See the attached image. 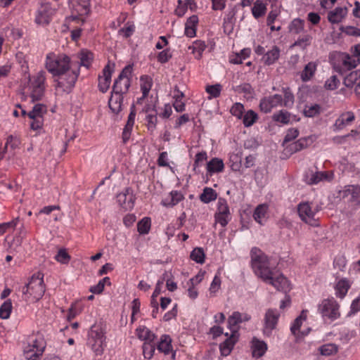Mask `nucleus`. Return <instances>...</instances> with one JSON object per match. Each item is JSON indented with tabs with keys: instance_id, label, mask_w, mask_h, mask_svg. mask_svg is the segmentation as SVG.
<instances>
[{
	"instance_id": "nucleus-1",
	"label": "nucleus",
	"mask_w": 360,
	"mask_h": 360,
	"mask_svg": "<svg viewBox=\"0 0 360 360\" xmlns=\"http://www.w3.org/2000/svg\"><path fill=\"white\" fill-rule=\"evenodd\" d=\"M45 68L54 78L56 91L70 94L79 76V65L65 53L50 52L45 58Z\"/></svg>"
},
{
	"instance_id": "nucleus-2",
	"label": "nucleus",
	"mask_w": 360,
	"mask_h": 360,
	"mask_svg": "<svg viewBox=\"0 0 360 360\" xmlns=\"http://www.w3.org/2000/svg\"><path fill=\"white\" fill-rule=\"evenodd\" d=\"M250 257L255 274L264 282L271 285L280 291L286 292L290 290L287 278L272 268L270 259L259 248H252L250 251Z\"/></svg>"
},
{
	"instance_id": "nucleus-3",
	"label": "nucleus",
	"mask_w": 360,
	"mask_h": 360,
	"mask_svg": "<svg viewBox=\"0 0 360 360\" xmlns=\"http://www.w3.org/2000/svg\"><path fill=\"white\" fill-rule=\"evenodd\" d=\"M106 328L102 323H96L88 332L87 345L96 356L103 354L106 345Z\"/></svg>"
},
{
	"instance_id": "nucleus-4",
	"label": "nucleus",
	"mask_w": 360,
	"mask_h": 360,
	"mask_svg": "<svg viewBox=\"0 0 360 360\" xmlns=\"http://www.w3.org/2000/svg\"><path fill=\"white\" fill-rule=\"evenodd\" d=\"M46 72L41 70L35 75H29L27 83L24 84L23 90L32 98V101H40L46 90Z\"/></svg>"
},
{
	"instance_id": "nucleus-5",
	"label": "nucleus",
	"mask_w": 360,
	"mask_h": 360,
	"mask_svg": "<svg viewBox=\"0 0 360 360\" xmlns=\"http://www.w3.org/2000/svg\"><path fill=\"white\" fill-rule=\"evenodd\" d=\"M24 298L26 301L37 302L45 292L44 275L40 273L34 274L22 290Z\"/></svg>"
},
{
	"instance_id": "nucleus-6",
	"label": "nucleus",
	"mask_w": 360,
	"mask_h": 360,
	"mask_svg": "<svg viewBox=\"0 0 360 360\" xmlns=\"http://www.w3.org/2000/svg\"><path fill=\"white\" fill-rule=\"evenodd\" d=\"M46 347V342L41 335H33L27 339L23 349V354L27 360H39Z\"/></svg>"
},
{
	"instance_id": "nucleus-7",
	"label": "nucleus",
	"mask_w": 360,
	"mask_h": 360,
	"mask_svg": "<svg viewBox=\"0 0 360 360\" xmlns=\"http://www.w3.org/2000/svg\"><path fill=\"white\" fill-rule=\"evenodd\" d=\"M340 304L334 297L323 299L318 305V311L323 319L330 321L340 317Z\"/></svg>"
},
{
	"instance_id": "nucleus-8",
	"label": "nucleus",
	"mask_w": 360,
	"mask_h": 360,
	"mask_svg": "<svg viewBox=\"0 0 360 360\" xmlns=\"http://www.w3.org/2000/svg\"><path fill=\"white\" fill-rule=\"evenodd\" d=\"M47 113L46 105L37 103L34 105L32 110L27 112L25 110L22 109L20 114L22 116H27L30 120V129L37 131L42 129L44 125V117Z\"/></svg>"
},
{
	"instance_id": "nucleus-9",
	"label": "nucleus",
	"mask_w": 360,
	"mask_h": 360,
	"mask_svg": "<svg viewBox=\"0 0 360 360\" xmlns=\"http://www.w3.org/2000/svg\"><path fill=\"white\" fill-rule=\"evenodd\" d=\"M132 70L133 68L131 65H128L123 68L118 77L115 80L112 86L113 91L125 94L128 92L131 85Z\"/></svg>"
},
{
	"instance_id": "nucleus-10",
	"label": "nucleus",
	"mask_w": 360,
	"mask_h": 360,
	"mask_svg": "<svg viewBox=\"0 0 360 360\" xmlns=\"http://www.w3.org/2000/svg\"><path fill=\"white\" fill-rule=\"evenodd\" d=\"M317 210L312 203L308 202H300L297 206V212L301 219L311 226H316L317 221L315 215Z\"/></svg>"
},
{
	"instance_id": "nucleus-11",
	"label": "nucleus",
	"mask_w": 360,
	"mask_h": 360,
	"mask_svg": "<svg viewBox=\"0 0 360 360\" xmlns=\"http://www.w3.org/2000/svg\"><path fill=\"white\" fill-rule=\"evenodd\" d=\"M280 314L276 309H269L266 310L263 326V334L265 336H270L273 330L276 328Z\"/></svg>"
},
{
	"instance_id": "nucleus-12",
	"label": "nucleus",
	"mask_w": 360,
	"mask_h": 360,
	"mask_svg": "<svg viewBox=\"0 0 360 360\" xmlns=\"http://www.w3.org/2000/svg\"><path fill=\"white\" fill-rule=\"evenodd\" d=\"M340 197L348 201L353 205H360V186L347 185L339 192Z\"/></svg>"
},
{
	"instance_id": "nucleus-13",
	"label": "nucleus",
	"mask_w": 360,
	"mask_h": 360,
	"mask_svg": "<svg viewBox=\"0 0 360 360\" xmlns=\"http://www.w3.org/2000/svg\"><path fill=\"white\" fill-rule=\"evenodd\" d=\"M54 13V10L49 3L42 4L38 8L35 15V22L38 25H47Z\"/></svg>"
},
{
	"instance_id": "nucleus-14",
	"label": "nucleus",
	"mask_w": 360,
	"mask_h": 360,
	"mask_svg": "<svg viewBox=\"0 0 360 360\" xmlns=\"http://www.w3.org/2000/svg\"><path fill=\"white\" fill-rule=\"evenodd\" d=\"M283 96L280 94H274L263 98L259 103L261 111L268 113L278 106H282Z\"/></svg>"
},
{
	"instance_id": "nucleus-15",
	"label": "nucleus",
	"mask_w": 360,
	"mask_h": 360,
	"mask_svg": "<svg viewBox=\"0 0 360 360\" xmlns=\"http://www.w3.org/2000/svg\"><path fill=\"white\" fill-rule=\"evenodd\" d=\"M334 178L333 171L310 172L306 174V181L309 184H317L321 181H330Z\"/></svg>"
},
{
	"instance_id": "nucleus-16",
	"label": "nucleus",
	"mask_w": 360,
	"mask_h": 360,
	"mask_svg": "<svg viewBox=\"0 0 360 360\" xmlns=\"http://www.w3.org/2000/svg\"><path fill=\"white\" fill-rule=\"evenodd\" d=\"M117 200L124 210H131L134 205V197L130 188H125L117 195Z\"/></svg>"
},
{
	"instance_id": "nucleus-17",
	"label": "nucleus",
	"mask_w": 360,
	"mask_h": 360,
	"mask_svg": "<svg viewBox=\"0 0 360 360\" xmlns=\"http://www.w3.org/2000/svg\"><path fill=\"white\" fill-rule=\"evenodd\" d=\"M355 118V115L352 111H346L341 113L333 125V131H337L343 129L347 126L352 124Z\"/></svg>"
},
{
	"instance_id": "nucleus-18",
	"label": "nucleus",
	"mask_w": 360,
	"mask_h": 360,
	"mask_svg": "<svg viewBox=\"0 0 360 360\" xmlns=\"http://www.w3.org/2000/svg\"><path fill=\"white\" fill-rule=\"evenodd\" d=\"M112 72L113 68L109 64L103 68V75L98 77V88L101 92L105 93L109 89Z\"/></svg>"
},
{
	"instance_id": "nucleus-19",
	"label": "nucleus",
	"mask_w": 360,
	"mask_h": 360,
	"mask_svg": "<svg viewBox=\"0 0 360 360\" xmlns=\"http://www.w3.org/2000/svg\"><path fill=\"white\" fill-rule=\"evenodd\" d=\"M237 332H232L231 335L228 337L229 334L226 333L225 335L226 339L219 345V350L221 356H227L233 350L234 345L238 341L236 335Z\"/></svg>"
},
{
	"instance_id": "nucleus-20",
	"label": "nucleus",
	"mask_w": 360,
	"mask_h": 360,
	"mask_svg": "<svg viewBox=\"0 0 360 360\" xmlns=\"http://www.w3.org/2000/svg\"><path fill=\"white\" fill-rule=\"evenodd\" d=\"M122 92L112 91L110 98L108 101V105L112 112L118 114L122 110L123 103V95Z\"/></svg>"
},
{
	"instance_id": "nucleus-21",
	"label": "nucleus",
	"mask_w": 360,
	"mask_h": 360,
	"mask_svg": "<svg viewBox=\"0 0 360 360\" xmlns=\"http://www.w3.org/2000/svg\"><path fill=\"white\" fill-rule=\"evenodd\" d=\"M318 64L317 61H310L304 65L300 73V79L303 82H308L314 78L317 71Z\"/></svg>"
},
{
	"instance_id": "nucleus-22",
	"label": "nucleus",
	"mask_w": 360,
	"mask_h": 360,
	"mask_svg": "<svg viewBox=\"0 0 360 360\" xmlns=\"http://www.w3.org/2000/svg\"><path fill=\"white\" fill-rule=\"evenodd\" d=\"M184 199L181 191H172L162 201L161 205L166 207H172Z\"/></svg>"
},
{
	"instance_id": "nucleus-23",
	"label": "nucleus",
	"mask_w": 360,
	"mask_h": 360,
	"mask_svg": "<svg viewBox=\"0 0 360 360\" xmlns=\"http://www.w3.org/2000/svg\"><path fill=\"white\" fill-rule=\"evenodd\" d=\"M348 10L347 7H336L328 13V20L332 24L341 22L347 16Z\"/></svg>"
},
{
	"instance_id": "nucleus-24",
	"label": "nucleus",
	"mask_w": 360,
	"mask_h": 360,
	"mask_svg": "<svg viewBox=\"0 0 360 360\" xmlns=\"http://www.w3.org/2000/svg\"><path fill=\"white\" fill-rule=\"evenodd\" d=\"M267 345L263 341L253 338L251 341V349L252 356L255 358L262 357L267 350Z\"/></svg>"
},
{
	"instance_id": "nucleus-25",
	"label": "nucleus",
	"mask_w": 360,
	"mask_h": 360,
	"mask_svg": "<svg viewBox=\"0 0 360 360\" xmlns=\"http://www.w3.org/2000/svg\"><path fill=\"white\" fill-rule=\"evenodd\" d=\"M77 58L79 60V62L75 63V64H78L79 68L83 66L89 69L94 61V56L91 51L87 49H82L77 53Z\"/></svg>"
},
{
	"instance_id": "nucleus-26",
	"label": "nucleus",
	"mask_w": 360,
	"mask_h": 360,
	"mask_svg": "<svg viewBox=\"0 0 360 360\" xmlns=\"http://www.w3.org/2000/svg\"><path fill=\"white\" fill-rule=\"evenodd\" d=\"M172 340L169 335L164 334L161 335L160 340L157 345V349L165 355L172 352Z\"/></svg>"
},
{
	"instance_id": "nucleus-27",
	"label": "nucleus",
	"mask_w": 360,
	"mask_h": 360,
	"mask_svg": "<svg viewBox=\"0 0 360 360\" xmlns=\"http://www.w3.org/2000/svg\"><path fill=\"white\" fill-rule=\"evenodd\" d=\"M185 97L184 94L181 91L177 86L174 87V103L173 107L175 110L178 112H181L185 110L186 105L183 101Z\"/></svg>"
},
{
	"instance_id": "nucleus-28",
	"label": "nucleus",
	"mask_w": 360,
	"mask_h": 360,
	"mask_svg": "<svg viewBox=\"0 0 360 360\" xmlns=\"http://www.w3.org/2000/svg\"><path fill=\"white\" fill-rule=\"evenodd\" d=\"M269 206L266 204H260L257 205L253 213L254 219L262 225L267 219V212Z\"/></svg>"
},
{
	"instance_id": "nucleus-29",
	"label": "nucleus",
	"mask_w": 360,
	"mask_h": 360,
	"mask_svg": "<svg viewBox=\"0 0 360 360\" xmlns=\"http://www.w3.org/2000/svg\"><path fill=\"white\" fill-rule=\"evenodd\" d=\"M198 23V18L195 15H193L187 19L184 31V34L186 37L193 38L196 35Z\"/></svg>"
},
{
	"instance_id": "nucleus-30",
	"label": "nucleus",
	"mask_w": 360,
	"mask_h": 360,
	"mask_svg": "<svg viewBox=\"0 0 360 360\" xmlns=\"http://www.w3.org/2000/svg\"><path fill=\"white\" fill-rule=\"evenodd\" d=\"M136 334L140 340L145 341L144 343H153L156 338V335L146 326H139L136 330Z\"/></svg>"
},
{
	"instance_id": "nucleus-31",
	"label": "nucleus",
	"mask_w": 360,
	"mask_h": 360,
	"mask_svg": "<svg viewBox=\"0 0 360 360\" xmlns=\"http://www.w3.org/2000/svg\"><path fill=\"white\" fill-rule=\"evenodd\" d=\"M224 169L223 160L217 158H212L207 164V171L210 174L221 172Z\"/></svg>"
},
{
	"instance_id": "nucleus-32",
	"label": "nucleus",
	"mask_w": 360,
	"mask_h": 360,
	"mask_svg": "<svg viewBox=\"0 0 360 360\" xmlns=\"http://www.w3.org/2000/svg\"><path fill=\"white\" fill-rule=\"evenodd\" d=\"M267 11V4L262 0H256L251 9L252 14L255 19L265 15Z\"/></svg>"
},
{
	"instance_id": "nucleus-33",
	"label": "nucleus",
	"mask_w": 360,
	"mask_h": 360,
	"mask_svg": "<svg viewBox=\"0 0 360 360\" xmlns=\"http://www.w3.org/2000/svg\"><path fill=\"white\" fill-rule=\"evenodd\" d=\"M350 287V283L347 279H340V281H338L335 286V295L340 299L344 298L347 295Z\"/></svg>"
},
{
	"instance_id": "nucleus-34",
	"label": "nucleus",
	"mask_w": 360,
	"mask_h": 360,
	"mask_svg": "<svg viewBox=\"0 0 360 360\" xmlns=\"http://www.w3.org/2000/svg\"><path fill=\"white\" fill-rule=\"evenodd\" d=\"M280 49L274 46L271 49L268 51L263 56L264 63L267 65L275 63L280 57Z\"/></svg>"
},
{
	"instance_id": "nucleus-35",
	"label": "nucleus",
	"mask_w": 360,
	"mask_h": 360,
	"mask_svg": "<svg viewBox=\"0 0 360 360\" xmlns=\"http://www.w3.org/2000/svg\"><path fill=\"white\" fill-rule=\"evenodd\" d=\"M153 84V82L151 77L148 75H142L140 77V87L143 94L141 99H144L148 97Z\"/></svg>"
},
{
	"instance_id": "nucleus-36",
	"label": "nucleus",
	"mask_w": 360,
	"mask_h": 360,
	"mask_svg": "<svg viewBox=\"0 0 360 360\" xmlns=\"http://www.w3.org/2000/svg\"><path fill=\"white\" fill-rule=\"evenodd\" d=\"M360 81V70L349 72L344 79V84L348 88H354Z\"/></svg>"
},
{
	"instance_id": "nucleus-37",
	"label": "nucleus",
	"mask_w": 360,
	"mask_h": 360,
	"mask_svg": "<svg viewBox=\"0 0 360 360\" xmlns=\"http://www.w3.org/2000/svg\"><path fill=\"white\" fill-rule=\"evenodd\" d=\"M207 48V45L204 41L195 40L193 44L188 47V49L192 50V53L195 55V58L198 60L200 59L202 53Z\"/></svg>"
},
{
	"instance_id": "nucleus-38",
	"label": "nucleus",
	"mask_w": 360,
	"mask_h": 360,
	"mask_svg": "<svg viewBox=\"0 0 360 360\" xmlns=\"http://www.w3.org/2000/svg\"><path fill=\"white\" fill-rule=\"evenodd\" d=\"M307 311L303 310L301 312L300 315L295 319L294 322L292 323V324L290 327L291 333L295 336H297V337L300 336L299 333H300V327H301L303 321H304L307 319Z\"/></svg>"
},
{
	"instance_id": "nucleus-39",
	"label": "nucleus",
	"mask_w": 360,
	"mask_h": 360,
	"mask_svg": "<svg viewBox=\"0 0 360 360\" xmlns=\"http://www.w3.org/2000/svg\"><path fill=\"white\" fill-rule=\"evenodd\" d=\"M289 31L292 34H300L304 32V20L295 18L289 25Z\"/></svg>"
},
{
	"instance_id": "nucleus-40",
	"label": "nucleus",
	"mask_w": 360,
	"mask_h": 360,
	"mask_svg": "<svg viewBox=\"0 0 360 360\" xmlns=\"http://www.w3.org/2000/svg\"><path fill=\"white\" fill-rule=\"evenodd\" d=\"M217 198V192L212 188L205 187L200 195V200L204 203H209Z\"/></svg>"
},
{
	"instance_id": "nucleus-41",
	"label": "nucleus",
	"mask_w": 360,
	"mask_h": 360,
	"mask_svg": "<svg viewBox=\"0 0 360 360\" xmlns=\"http://www.w3.org/2000/svg\"><path fill=\"white\" fill-rule=\"evenodd\" d=\"M241 120L245 127H250L257 121L258 115L254 110H249L245 112Z\"/></svg>"
},
{
	"instance_id": "nucleus-42",
	"label": "nucleus",
	"mask_w": 360,
	"mask_h": 360,
	"mask_svg": "<svg viewBox=\"0 0 360 360\" xmlns=\"http://www.w3.org/2000/svg\"><path fill=\"white\" fill-rule=\"evenodd\" d=\"M312 41V37L311 34L306 33L305 32L297 38L295 41L293 46H300L302 49H305L309 46Z\"/></svg>"
},
{
	"instance_id": "nucleus-43",
	"label": "nucleus",
	"mask_w": 360,
	"mask_h": 360,
	"mask_svg": "<svg viewBox=\"0 0 360 360\" xmlns=\"http://www.w3.org/2000/svg\"><path fill=\"white\" fill-rule=\"evenodd\" d=\"M13 309L12 302L10 299L6 300L0 307V318L7 319L10 317Z\"/></svg>"
},
{
	"instance_id": "nucleus-44",
	"label": "nucleus",
	"mask_w": 360,
	"mask_h": 360,
	"mask_svg": "<svg viewBox=\"0 0 360 360\" xmlns=\"http://www.w3.org/2000/svg\"><path fill=\"white\" fill-rule=\"evenodd\" d=\"M151 226V221L149 217H144L139 221L137 230L140 234H147L149 233Z\"/></svg>"
},
{
	"instance_id": "nucleus-45",
	"label": "nucleus",
	"mask_w": 360,
	"mask_h": 360,
	"mask_svg": "<svg viewBox=\"0 0 360 360\" xmlns=\"http://www.w3.org/2000/svg\"><path fill=\"white\" fill-rule=\"evenodd\" d=\"M242 314L238 311H234L228 319V323L230 330L232 332H236L235 328L238 323H242Z\"/></svg>"
},
{
	"instance_id": "nucleus-46",
	"label": "nucleus",
	"mask_w": 360,
	"mask_h": 360,
	"mask_svg": "<svg viewBox=\"0 0 360 360\" xmlns=\"http://www.w3.org/2000/svg\"><path fill=\"white\" fill-rule=\"evenodd\" d=\"M273 120L275 122L287 124L290 122V114L287 111L280 110L278 112L274 114Z\"/></svg>"
},
{
	"instance_id": "nucleus-47",
	"label": "nucleus",
	"mask_w": 360,
	"mask_h": 360,
	"mask_svg": "<svg viewBox=\"0 0 360 360\" xmlns=\"http://www.w3.org/2000/svg\"><path fill=\"white\" fill-rule=\"evenodd\" d=\"M360 63V58L358 56L347 55L343 60V65L347 69L356 68Z\"/></svg>"
},
{
	"instance_id": "nucleus-48",
	"label": "nucleus",
	"mask_w": 360,
	"mask_h": 360,
	"mask_svg": "<svg viewBox=\"0 0 360 360\" xmlns=\"http://www.w3.org/2000/svg\"><path fill=\"white\" fill-rule=\"evenodd\" d=\"M135 25L133 22L128 21L122 28H121L118 33L124 38L130 37L135 32Z\"/></svg>"
},
{
	"instance_id": "nucleus-49",
	"label": "nucleus",
	"mask_w": 360,
	"mask_h": 360,
	"mask_svg": "<svg viewBox=\"0 0 360 360\" xmlns=\"http://www.w3.org/2000/svg\"><path fill=\"white\" fill-rule=\"evenodd\" d=\"M294 104V95L289 88L283 89V97L282 105L286 108H292Z\"/></svg>"
},
{
	"instance_id": "nucleus-50",
	"label": "nucleus",
	"mask_w": 360,
	"mask_h": 360,
	"mask_svg": "<svg viewBox=\"0 0 360 360\" xmlns=\"http://www.w3.org/2000/svg\"><path fill=\"white\" fill-rule=\"evenodd\" d=\"M191 259L197 263L202 264L205 262V253L201 248H195L191 253Z\"/></svg>"
},
{
	"instance_id": "nucleus-51",
	"label": "nucleus",
	"mask_w": 360,
	"mask_h": 360,
	"mask_svg": "<svg viewBox=\"0 0 360 360\" xmlns=\"http://www.w3.org/2000/svg\"><path fill=\"white\" fill-rule=\"evenodd\" d=\"M321 111V106L318 104H314L311 105H306L304 109V114L307 117H313L320 114Z\"/></svg>"
},
{
	"instance_id": "nucleus-52",
	"label": "nucleus",
	"mask_w": 360,
	"mask_h": 360,
	"mask_svg": "<svg viewBox=\"0 0 360 360\" xmlns=\"http://www.w3.org/2000/svg\"><path fill=\"white\" fill-rule=\"evenodd\" d=\"M222 87L220 84L208 85L206 87V92L210 94L209 98H217L220 96Z\"/></svg>"
},
{
	"instance_id": "nucleus-53",
	"label": "nucleus",
	"mask_w": 360,
	"mask_h": 360,
	"mask_svg": "<svg viewBox=\"0 0 360 360\" xmlns=\"http://www.w3.org/2000/svg\"><path fill=\"white\" fill-rule=\"evenodd\" d=\"M230 112L232 115L235 116L239 120H241L244 115V106L240 103H236L231 107Z\"/></svg>"
},
{
	"instance_id": "nucleus-54",
	"label": "nucleus",
	"mask_w": 360,
	"mask_h": 360,
	"mask_svg": "<svg viewBox=\"0 0 360 360\" xmlns=\"http://www.w3.org/2000/svg\"><path fill=\"white\" fill-rule=\"evenodd\" d=\"M320 353L324 356H329L338 352V347L335 344H326L319 349Z\"/></svg>"
},
{
	"instance_id": "nucleus-55",
	"label": "nucleus",
	"mask_w": 360,
	"mask_h": 360,
	"mask_svg": "<svg viewBox=\"0 0 360 360\" xmlns=\"http://www.w3.org/2000/svg\"><path fill=\"white\" fill-rule=\"evenodd\" d=\"M221 277H220V273L219 272H217L211 284H210V294H215L220 288L221 287Z\"/></svg>"
},
{
	"instance_id": "nucleus-56",
	"label": "nucleus",
	"mask_w": 360,
	"mask_h": 360,
	"mask_svg": "<svg viewBox=\"0 0 360 360\" xmlns=\"http://www.w3.org/2000/svg\"><path fill=\"white\" fill-rule=\"evenodd\" d=\"M216 213L230 214L229 207L226 199L219 198L217 202V211Z\"/></svg>"
},
{
	"instance_id": "nucleus-57",
	"label": "nucleus",
	"mask_w": 360,
	"mask_h": 360,
	"mask_svg": "<svg viewBox=\"0 0 360 360\" xmlns=\"http://www.w3.org/2000/svg\"><path fill=\"white\" fill-rule=\"evenodd\" d=\"M340 84V80L336 75H333L329 77L324 84V87L327 90H335Z\"/></svg>"
},
{
	"instance_id": "nucleus-58",
	"label": "nucleus",
	"mask_w": 360,
	"mask_h": 360,
	"mask_svg": "<svg viewBox=\"0 0 360 360\" xmlns=\"http://www.w3.org/2000/svg\"><path fill=\"white\" fill-rule=\"evenodd\" d=\"M54 258L57 262L65 264L69 262L70 256L65 249H60Z\"/></svg>"
},
{
	"instance_id": "nucleus-59",
	"label": "nucleus",
	"mask_w": 360,
	"mask_h": 360,
	"mask_svg": "<svg viewBox=\"0 0 360 360\" xmlns=\"http://www.w3.org/2000/svg\"><path fill=\"white\" fill-rule=\"evenodd\" d=\"M18 219L11 220L8 222L0 224V236L4 234L8 229H14L18 224Z\"/></svg>"
},
{
	"instance_id": "nucleus-60",
	"label": "nucleus",
	"mask_w": 360,
	"mask_h": 360,
	"mask_svg": "<svg viewBox=\"0 0 360 360\" xmlns=\"http://www.w3.org/2000/svg\"><path fill=\"white\" fill-rule=\"evenodd\" d=\"M207 158V155L205 151H201L195 155V158L193 164V170L195 171L196 169L201 166L204 161H205Z\"/></svg>"
},
{
	"instance_id": "nucleus-61",
	"label": "nucleus",
	"mask_w": 360,
	"mask_h": 360,
	"mask_svg": "<svg viewBox=\"0 0 360 360\" xmlns=\"http://www.w3.org/2000/svg\"><path fill=\"white\" fill-rule=\"evenodd\" d=\"M340 31L349 36H360V29L354 26H342L340 28Z\"/></svg>"
},
{
	"instance_id": "nucleus-62",
	"label": "nucleus",
	"mask_w": 360,
	"mask_h": 360,
	"mask_svg": "<svg viewBox=\"0 0 360 360\" xmlns=\"http://www.w3.org/2000/svg\"><path fill=\"white\" fill-rule=\"evenodd\" d=\"M155 347L153 343H144L143 345V353L145 358L150 359L155 352Z\"/></svg>"
},
{
	"instance_id": "nucleus-63",
	"label": "nucleus",
	"mask_w": 360,
	"mask_h": 360,
	"mask_svg": "<svg viewBox=\"0 0 360 360\" xmlns=\"http://www.w3.org/2000/svg\"><path fill=\"white\" fill-rule=\"evenodd\" d=\"M215 221L219 223L222 227H225L231 219L230 214H215Z\"/></svg>"
},
{
	"instance_id": "nucleus-64",
	"label": "nucleus",
	"mask_w": 360,
	"mask_h": 360,
	"mask_svg": "<svg viewBox=\"0 0 360 360\" xmlns=\"http://www.w3.org/2000/svg\"><path fill=\"white\" fill-rule=\"evenodd\" d=\"M360 311V297L354 299L350 306V311L348 316H352Z\"/></svg>"
}]
</instances>
